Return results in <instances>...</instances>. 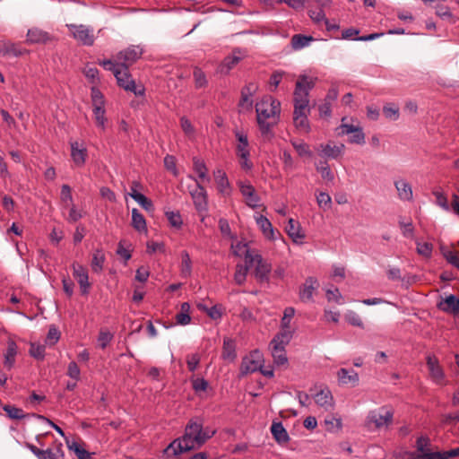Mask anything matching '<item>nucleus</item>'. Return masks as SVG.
Wrapping results in <instances>:
<instances>
[{"mask_svg":"<svg viewBox=\"0 0 459 459\" xmlns=\"http://www.w3.org/2000/svg\"><path fill=\"white\" fill-rule=\"evenodd\" d=\"M215 430L204 428L198 420H190L186 427L185 434L182 438L174 440L165 449L168 455H177L183 452L201 447L214 434Z\"/></svg>","mask_w":459,"mask_h":459,"instance_id":"f257e3e1","label":"nucleus"},{"mask_svg":"<svg viewBox=\"0 0 459 459\" xmlns=\"http://www.w3.org/2000/svg\"><path fill=\"white\" fill-rule=\"evenodd\" d=\"M255 111L261 131L264 134L267 133L279 117L281 111L280 101L272 96H264L256 103Z\"/></svg>","mask_w":459,"mask_h":459,"instance_id":"f03ea898","label":"nucleus"},{"mask_svg":"<svg viewBox=\"0 0 459 459\" xmlns=\"http://www.w3.org/2000/svg\"><path fill=\"white\" fill-rule=\"evenodd\" d=\"M245 263L250 267H254V275L260 282H268L269 274L272 270V265L267 261L263 259L261 255L254 250H247L245 255Z\"/></svg>","mask_w":459,"mask_h":459,"instance_id":"7ed1b4c3","label":"nucleus"},{"mask_svg":"<svg viewBox=\"0 0 459 459\" xmlns=\"http://www.w3.org/2000/svg\"><path fill=\"white\" fill-rule=\"evenodd\" d=\"M338 135H349V143L359 145L365 143V134L359 121L353 117L342 118L341 125L337 128Z\"/></svg>","mask_w":459,"mask_h":459,"instance_id":"20e7f679","label":"nucleus"},{"mask_svg":"<svg viewBox=\"0 0 459 459\" xmlns=\"http://www.w3.org/2000/svg\"><path fill=\"white\" fill-rule=\"evenodd\" d=\"M316 79L307 75H300L295 86L293 93V103L299 105H309V91L314 88Z\"/></svg>","mask_w":459,"mask_h":459,"instance_id":"39448f33","label":"nucleus"},{"mask_svg":"<svg viewBox=\"0 0 459 459\" xmlns=\"http://www.w3.org/2000/svg\"><path fill=\"white\" fill-rule=\"evenodd\" d=\"M114 75L117 78L119 86L123 87L126 91H133L135 95H143V88L137 87L135 82L131 79L128 74V68L121 65L120 68H114Z\"/></svg>","mask_w":459,"mask_h":459,"instance_id":"423d86ee","label":"nucleus"},{"mask_svg":"<svg viewBox=\"0 0 459 459\" xmlns=\"http://www.w3.org/2000/svg\"><path fill=\"white\" fill-rule=\"evenodd\" d=\"M67 27L77 41L85 46L93 45L95 40L93 28L83 24H69Z\"/></svg>","mask_w":459,"mask_h":459,"instance_id":"0eeeda50","label":"nucleus"},{"mask_svg":"<svg viewBox=\"0 0 459 459\" xmlns=\"http://www.w3.org/2000/svg\"><path fill=\"white\" fill-rule=\"evenodd\" d=\"M394 413L391 410L382 407L377 411H370L367 423L368 426L373 424L376 429L388 427L393 421Z\"/></svg>","mask_w":459,"mask_h":459,"instance_id":"6e6552de","label":"nucleus"},{"mask_svg":"<svg viewBox=\"0 0 459 459\" xmlns=\"http://www.w3.org/2000/svg\"><path fill=\"white\" fill-rule=\"evenodd\" d=\"M143 55V49L138 46H131L121 51L117 56V61L120 62L121 65L128 66L134 64Z\"/></svg>","mask_w":459,"mask_h":459,"instance_id":"1a4fd4ad","label":"nucleus"},{"mask_svg":"<svg viewBox=\"0 0 459 459\" xmlns=\"http://www.w3.org/2000/svg\"><path fill=\"white\" fill-rule=\"evenodd\" d=\"M196 188L190 194L194 201V204L198 212L203 213L207 211V194L202 184L195 180Z\"/></svg>","mask_w":459,"mask_h":459,"instance_id":"9d476101","label":"nucleus"},{"mask_svg":"<svg viewBox=\"0 0 459 459\" xmlns=\"http://www.w3.org/2000/svg\"><path fill=\"white\" fill-rule=\"evenodd\" d=\"M71 157L74 164L82 167L86 160L87 148L83 142L71 141Z\"/></svg>","mask_w":459,"mask_h":459,"instance_id":"9b49d317","label":"nucleus"},{"mask_svg":"<svg viewBox=\"0 0 459 459\" xmlns=\"http://www.w3.org/2000/svg\"><path fill=\"white\" fill-rule=\"evenodd\" d=\"M261 359L262 356L259 351H255L245 358L240 368L241 373L247 375L259 370L261 368Z\"/></svg>","mask_w":459,"mask_h":459,"instance_id":"f8f14e48","label":"nucleus"},{"mask_svg":"<svg viewBox=\"0 0 459 459\" xmlns=\"http://www.w3.org/2000/svg\"><path fill=\"white\" fill-rule=\"evenodd\" d=\"M311 394L314 396L316 403L324 408L325 411L331 410L333 407V397L328 388L321 389L315 392L311 389Z\"/></svg>","mask_w":459,"mask_h":459,"instance_id":"ddd939ff","label":"nucleus"},{"mask_svg":"<svg viewBox=\"0 0 459 459\" xmlns=\"http://www.w3.org/2000/svg\"><path fill=\"white\" fill-rule=\"evenodd\" d=\"M427 366L431 379L437 384H442L444 380V371L439 365L438 359L434 355L427 356Z\"/></svg>","mask_w":459,"mask_h":459,"instance_id":"4468645a","label":"nucleus"},{"mask_svg":"<svg viewBox=\"0 0 459 459\" xmlns=\"http://www.w3.org/2000/svg\"><path fill=\"white\" fill-rule=\"evenodd\" d=\"M73 275L77 280L82 293H87L90 288L87 269L80 264H73Z\"/></svg>","mask_w":459,"mask_h":459,"instance_id":"2eb2a0df","label":"nucleus"},{"mask_svg":"<svg viewBox=\"0 0 459 459\" xmlns=\"http://www.w3.org/2000/svg\"><path fill=\"white\" fill-rule=\"evenodd\" d=\"M321 155L326 157L328 159L337 160L342 156L345 145L341 144H333L329 143L327 144H321Z\"/></svg>","mask_w":459,"mask_h":459,"instance_id":"dca6fc26","label":"nucleus"},{"mask_svg":"<svg viewBox=\"0 0 459 459\" xmlns=\"http://www.w3.org/2000/svg\"><path fill=\"white\" fill-rule=\"evenodd\" d=\"M397 195L402 201H411L413 197L411 186L405 179L400 178L394 181Z\"/></svg>","mask_w":459,"mask_h":459,"instance_id":"f3484780","label":"nucleus"},{"mask_svg":"<svg viewBox=\"0 0 459 459\" xmlns=\"http://www.w3.org/2000/svg\"><path fill=\"white\" fill-rule=\"evenodd\" d=\"M240 192L242 195L245 197L246 204L252 208H255L258 205L259 197L255 194V188L248 184L241 183L239 185Z\"/></svg>","mask_w":459,"mask_h":459,"instance_id":"a211bd4d","label":"nucleus"},{"mask_svg":"<svg viewBox=\"0 0 459 459\" xmlns=\"http://www.w3.org/2000/svg\"><path fill=\"white\" fill-rule=\"evenodd\" d=\"M27 50L21 48L19 45L8 40L0 41V55L20 56L26 53Z\"/></svg>","mask_w":459,"mask_h":459,"instance_id":"6ab92c4d","label":"nucleus"},{"mask_svg":"<svg viewBox=\"0 0 459 459\" xmlns=\"http://www.w3.org/2000/svg\"><path fill=\"white\" fill-rule=\"evenodd\" d=\"M319 287V282L316 279L309 277L306 280L300 290L299 295L302 301H309L312 299L314 291Z\"/></svg>","mask_w":459,"mask_h":459,"instance_id":"aec40b11","label":"nucleus"},{"mask_svg":"<svg viewBox=\"0 0 459 459\" xmlns=\"http://www.w3.org/2000/svg\"><path fill=\"white\" fill-rule=\"evenodd\" d=\"M285 230L289 237L295 243H302V239L304 238L305 235L302 232L301 227L298 221L293 219H290Z\"/></svg>","mask_w":459,"mask_h":459,"instance_id":"412c9836","label":"nucleus"},{"mask_svg":"<svg viewBox=\"0 0 459 459\" xmlns=\"http://www.w3.org/2000/svg\"><path fill=\"white\" fill-rule=\"evenodd\" d=\"M49 39L50 37L48 32L38 28H32L27 32L26 41L30 44L46 43Z\"/></svg>","mask_w":459,"mask_h":459,"instance_id":"4be33fe9","label":"nucleus"},{"mask_svg":"<svg viewBox=\"0 0 459 459\" xmlns=\"http://www.w3.org/2000/svg\"><path fill=\"white\" fill-rule=\"evenodd\" d=\"M438 307L443 311L457 314L459 312V299L449 295L438 304Z\"/></svg>","mask_w":459,"mask_h":459,"instance_id":"5701e85b","label":"nucleus"},{"mask_svg":"<svg viewBox=\"0 0 459 459\" xmlns=\"http://www.w3.org/2000/svg\"><path fill=\"white\" fill-rule=\"evenodd\" d=\"M271 432L278 443H286L289 440V435L281 422L273 421L271 426Z\"/></svg>","mask_w":459,"mask_h":459,"instance_id":"b1692460","label":"nucleus"},{"mask_svg":"<svg viewBox=\"0 0 459 459\" xmlns=\"http://www.w3.org/2000/svg\"><path fill=\"white\" fill-rule=\"evenodd\" d=\"M17 353V345L16 343L10 340L7 342V349L4 353V367H6L8 369L12 368V367L14 364L15 361V356Z\"/></svg>","mask_w":459,"mask_h":459,"instance_id":"393cba45","label":"nucleus"},{"mask_svg":"<svg viewBox=\"0 0 459 459\" xmlns=\"http://www.w3.org/2000/svg\"><path fill=\"white\" fill-rule=\"evenodd\" d=\"M292 332L290 326L281 325L280 333L273 339L272 343L286 346L291 340Z\"/></svg>","mask_w":459,"mask_h":459,"instance_id":"a878e982","label":"nucleus"},{"mask_svg":"<svg viewBox=\"0 0 459 459\" xmlns=\"http://www.w3.org/2000/svg\"><path fill=\"white\" fill-rule=\"evenodd\" d=\"M272 348V355L273 357L274 363L281 366L285 365L288 361L286 353H285V346L276 345L275 343L271 342Z\"/></svg>","mask_w":459,"mask_h":459,"instance_id":"bb28decb","label":"nucleus"},{"mask_svg":"<svg viewBox=\"0 0 459 459\" xmlns=\"http://www.w3.org/2000/svg\"><path fill=\"white\" fill-rule=\"evenodd\" d=\"M339 381L343 385L351 384V385H357L359 382V376L353 370L349 371L345 368H341L338 371Z\"/></svg>","mask_w":459,"mask_h":459,"instance_id":"cd10ccee","label":"nucleus"},{"mask_svg":"<svg viewBox=\"0 0 459 459\" xmlns=\"http://www.w3.org/2000/svg\"><path fill=\"white\" fill-rule=\"evenodd\" d=\"M175 319L176 323L181 325H186L190 323V305L187 302H184L181 304L180 310L175 316Z\"/></svg>","mask_w":459,"mask_h":459,"instance_id":"c85d7f7f","label":"nucleus"},{"mask_svg":"<svg viewBox=\"0 0 459 459\" xmlns=\"http://www.w3.org/2000/svg\"><path fill=\"white\" fill-rule=\"evenodd\" d=\"M236 137L238 142L236 146L238 157H245L246 155H249L248 141L247 135L240 132H236Z\"/></svg>","mask_w":459,"mask_h":459,"instance_id":"c756f323","label":"nucleus"},{"mask_svg":"<svg viewBox=\"0 0 459 459\" xmlns=\"http://www.w3.org/2000/svg\"><path fill=\"white\" fill-rule=\"evenodd\" d=\"M105 260H106V257H105L103 251L100 249H97L93 253L92 259L91 262V266L92 272H94L96 273H100L103 269Z\"/></svg>","mask_w":459,"mask_h":459,"instance_id":"7c9ffc66","label":"nucleus"},{"mask_svg":"<svg viewBox=\"0 0 459 459\" xmlns=\"http://www.w3.org/2000/svg\"><path fill=\"white\" fill-rule=\"evenodd\" d=\"M256 223L267 238H274V230L273 229L272 223L267 218L260 215L256 218Z\"/></svg>","mask_w":459,"mask_h":459,"instance_id":"2f4dec72","label":"nucleus"},{"mask_svg":"<svg viewBox=\"0 0 459 459\" xmlns=\"http://www.w3.org/2000/svg\"><path fill=\"white\" fill-rule=\"evenodd\" d=\"M213 174L218 190L222 194H227L230 184L226 173L221 169H217Z\"/></svg>","mask_w":459,"mask_h":459,"instance_id":"473e14b6","label":"nucleus"},{"mask_svg":"<svg viewBox=\"0 0 459 459\" xmlns=\"http://www.w3.org/2000/svg\"><path fill=\"white\" fill-rule=\"evenodd\" d=\"M308 14H309V17L316 23L324 22L327 27V30H329L337 28V26L331 25L329 23L328 20L325 18V12L322 8H318L316 10H309Z\"/></svg>","mask_w":459,"mask_h":459,"instance_id":"72a5a7b5","label":"nucleus"},{"mask_svg":"<svg viewBox=\"0 0 459 459\" xmlns=\"http://www.w3.org/2000/svg\"><path fill=\"white\" fill-rule=\"evenodd\" d=\"M132 225L138 231L146 230L145 219L136 208L132 210Z\"/></svg>","mask_w":459,"mask_h":459,"instance_id":"f704fd0d","label":"nucleus"},{"mask_svg":"<svg viewBox=\"0 0 459 459\" xmlns=\"http://www.w3.org/2000/svg\"><path fill=\"white\" fill-rule=\"evenodd\" d=\"M194 170L198 174L202 181L210 182L211 178L207 175V168L204 162L197 158H194Z\"/></svg>","mask_w":459,"mask_h":459,"instance_id":"c9c22d12","label":"nucleus"},{"mask_svg":"<svg viewBox=\"0 0 459 459\" xmlns=\"http://www.w3.org/2000/svg\"><path fill=\"white\" fill-rule=\"evenodd\" d=\"M60 200L64 208L74 205L72 189L68 185H63L61 187Z\"/></svg>","mask_w":459,"mask_h":459,"instance_id":"e433bc0d","label":"nucleus"},{"mask_svg":"<svg viewBox=\"0 0 459 459\" xmlns=\"http://www.w3.org/2000/svg\"><path fill=\"white\" fill-rule=\"evenodd\" d=\"M64 451L62 444H57L53 447L45 450V454L41 459H63Z\"/></svg>","mask_w":459,"mask_h":459,"instance_id":"4c0bfd02","label":"nucleus"},{"mask_svg":"<svg viewBox=\"0 0 459 459\" xmlns=\"http://www.w3.org/2000/svg\"><path fill=\"white\" fill-rule=\"evenodd\" d=\"M313 40L312 37L296 34L291 38V46L294 49H301L307 47Z\"/></svg>","mask_w":459,"mask_h":459,"instance_id":"58836bf2","label":"nucleus"},{"mask_svg":"<svg viewBox=\"0 0 459 459\" xmlns=\"http://www.w3.org/2000/svg\"><path fill=\"white\" fill-rule=\"evenodd\" d=\"M94 120L98 127L105 129L107 118L105 117L104 106L93 107Z\"/></svg>","mask_w":459,"mask_h":459,"instance_id":"ea45409f","label":"nucleus"},{"mask_svg":"<svg viewBox=\"0 0 459 459\" xmlns=\"http://www.w3.org/2000/svg\"><path fill=\"white\" fill-rule=\"evenodd\" d=\"M251 268L248 264L245 263V265L243 264H237L236 266V272L234 274V280L235 282L238 285H241L246 281L248 269Z\"/></svg>","mask_w":459,"mask_h":459,"instance_id":"a19ab883","label":"nucleus"},{"mask_svg":"<svg viewBox=\"0 0 459 459\" xmlns=\"http://www.w3.org/2000/svg\"><path fill=\"white\" fill-rule=\"evenodd\" d=\"M430 445V441L426 437H418L416 441V448H417V454L423 455V454H436V452L431 451L429 448V446Z\"/></svg>","mask_w":459,"mask_h":459,"instance_id":"79ce46f5","label":"nucleus"},{"mask_svg":"<svg viewBox=\"0 0 459 459\" xmlns=\"http://www.w3.org/2000/svg\"><path fill=\"white\" fill-rule=\"evenodd\" d=\"M291 144L300 157H311L312 152L308 144L303 141H292Z\"/></svg>","mask_w":459,"mask_h":459,"instance_id":"37998d69","label":"nucleus"},{"mask_svg":"<svg viewBox=\"0 0 459 459\" xmlns=\"http://www.w3.org/2000/svg\"><path fill=\"white\" fill-rule=\"evenodd\" d=\"M135 202H137L144 210L152 211L153 208L152 203L146 196L140 193L128 194Z\"/></svg>","mask_w":459,"mask_h":459,"instance_id":"c03bdc74","label":"nucleus"},{"mask_svg":"<svg viewBox=\"0 0 459 459\" xmlns=\"http://www.w3.org/2000/svg\"><path fill=\"white\" fill-rule=\"evenodd\" d=\"M385 117L390 120L395 121L399 118V108L395 104L390 103L383 108Z\"/></svg>","mask_w":459,"mask_h":459,"instance_id":"a18cd8bd","label":"nucleus"},{"mask_svg":"<svg viewBox=\"0 0 459 459\" xmlns=\"http://www.w3.org/2000/svg\"><path fill=\"white\" fill-rule=\"evenodd\" d=\"M344 318L350 325L359 328H364V324L361 317L355 311L349 310L345 314Z\"/></svg>","mask_w":459,"mask_h":459,"instance_id":"49530a36","label":"nucleus"},{"mask_svg":"<svg viewBox=\"0 0 459 459\" xmlns=\"http://www.w3.org/2000/svg\"><path fill=\"white\" fill-rule=\"evenodd\" d=\"M3 409L7 413L8 417L13 420H21L25 417L23 411L15 406L6 404Z\"/></svg>","mask_w":459,"mask_h":459,"instance_id":"de8ad7c7","label":"nucleus"},{"mask_svg":"<svg viewBox=\"0 0 459 459\" xmlns=\"http://www.w3.org/2000/svg\"><path fill=\"white\" fill-rule=\"evenodd\" d=\"M240 61V57L238 56H227L222 64H221V73H228L230 69H232L238 62Z\"/></svg>","mask_w":459,"mask_h":459,"instance_id":"09e8293b","label":"nucleus"},{"mask_svg":"<svg viewBox=\"0 0 459 459\" xmlns=\"http://www.w3.org/2000/svg\"><path fill=\"white\" fill-rule=\"evenodd\" d=\"M316 170L321 174V177L323 179L332 182L334 179V175L331 171L329 166L326 164V162L320 163L316 166Z\"/></svg>","mask_w":459,"mask_h":459,"instance_id":"8fccbe9b","label":"nucleus"},{"mask_svg":"<svg viewBox=\"0 0 459 459\" xmlns=\"http://www.w3.org/2000/svg\"><path fill=\"white\" fill-rule=\"evenodd\" d=\"M194 79H195V84L196 88H203L207 85V79L204 74V73L198 67H195L194 69Z\"/></svg>","mask_w":459,"mask_h":459,"instance_id":"3c124183","label":"nucleus"},{"mask_svg":"<svg viewBox=\"0 0 459 459\" xmlns=\"http://www.w3.org/2000/svg\"><path fill=\"white\" fill-rule=\"evenodd\" d=\"M293 123L297 129L307 133L309 131V122L307 116L293 117Z\"/></svg>","mask_w":459,"mask_h":459,"instance_id":"603ef678","label":"nucleus"},{"mask_svg":"<svg viewBox=\"0 0 459 459\" xmlns=\"http://www.w3.org/2000/svg\"><path fill=\"white\" fill-rule=\"evenodd\" d=\"M30 354L37 359H42L45 355V346L38 343H31Z\"/></svg>","mask_w":459,"mask_h":459,"instance_id":"864d4df0","label":"nucleus"},{"mask_svg":"<svg viewBox=\"0 0 459 459\" xmlns=\"http://www.w3.org/2000/svg\"><path fill=\"white\" fill-rule=\"evenodd\" d=\"M457 456H459V447L444 452L436 451L434 454V459H450Z\"/></svg>","mask_w":459,"mask_h":459,"instance_id":"5fc2aeb1","label":"nucleus"},{"mask_svg":"<svg viewBox=\"0 0 459 459\" xmlns=\"http://www.w3.org/2000/svg\"><path fill=\"white\" fill-rule=\"evenodd\" d=\"M113 335L110 332L101 330L100 332L99 337H98V342L101 349H105L107 345L112 340Z\"/></svg>","mask_w":459,"mask_h":459,"instance_id":"6e6d98bb","label":"nucleus"},{"mask_svg":"<svg viewBox=\"0 0 459 459\" xmlns=\"http://www.w3.org/2000/svg\"><path fill=\"white\" fill-rule=\"evenodd\" d=\"M316 202H317V204L319 205V207H321L323 209H327L330 207L332 199H331V196L327 193L320 192L316 195Z\"/></svg>","mask_w":459,"mask_h":459,"instance_id":"4d7b16f0","label":"nucleus"},{"mask_svg":"<svg viewBox=\"0 0 459 459\" xmlns=\"http://www.w3.org/2000/svg\"><path fill=\"white\" fill-rule=\"evenodd\" d=\"M69 448L75 453L78 459H91L90 454L79 444L73 443L72 445H69Z\"/></svg>","mask_w":459,"mask_h":459,"instance_id":"13d9d810","label":"nucleus"},{"mask_svg":"<svg viewBox=\"0 0 459 459\" xmlns=\"http://www.w3.org/2000/svg\"><path fill=\"white\" fill-rule=\"evenodd\" d=\"M182 273L188 276L191 273V259L186 251L182 252Z\"/></svg>","mask_w":459,"mask_h":459,"instance_id":"bf43d9fd","label":"nucleus"},{"mask_svg":"<svg viewBox=\"0 0 459 459\" xmlns=\"http://www.w3.org/2000/svg\"><path fill=\"white\" fill-rule=\"evenodd\" d=\"M166 217L172 227L179 228L182 225V219L178 212H167Z\"/></svg>","mask_w":459,"mask_h":459,"instance_id":"052dcab7","label":"nucleus"},{"mask_svg":"<svg viewBox=\"0 0 459 459\" xmlns=\"http://www.w3.org/2000/svg\"><path fill=\"white\" fill-rule=\"evenodd\" d=\"M432 249L433 245L431 243H417V252L423 256L429 257L431 255Z\"/></svg>","mask_w":459,"mask_h":459,"instance_id":"680f3d73","label":"nucleus"},{"mask_svg":"<svg viewBox=\"0 0 459 459\" xmlns=\"http://www.w3.org/2000/svg\"><path fill=\"white\" fill-rule=\"evenodd\" d=\"M92 107L104 106L102 93L95 87L91 88Z\"/></svg>","mask_w":459,"mask_h":459,"instance_id":"e2e57ef3","label":"nucleus"},{"mask_svg":"<svg viewBox=\"0 0 459 459\" xmlns=\"http://www.w3.org/2000/svg\"><path fill=\"white\" fill-rule=\"evenodd\" d=\"M433 195L436 196V203L438 206H440L442 209L448 211L449 210V204L446 196L438 191L433 192Z\"/></svg>","mask_w":459,"mask_h":459,"instance_id":"0e129e2a","label":"nucleus"},{"mask_svg":"<svg viewBox=\"0 0 459 459\" xmlns=\"http://www.w3.org/2000/svg\"><path fill=\"white\" fill-rule=\"evenodd\" d=\"M59 331L56 327L51 326L48 330L46 342L50 345H54L59 340Z\"/></svg>","mask_w":459,"mask_h":459,"instance_id":"69168bd1","label":"nucleus"},{"mask_svg":"<svg viewBox=\"0 0 459 459\" xmlns=\"http://www.w3.org/2000/svg\"><path fill=\"white\" fill-rule=\"evenodd\" d=\"M318 110L321 117H329L332 114V104L323 100V102L318 105Z\"/></svg>","mask_w":459,"mask_h":459,"instance_id":"338daca9","label":"nucleus"},{"mask_svg":"<svg viewBox=\"0 0 459 459\" xmlns=\"http://www.w3.org/2000/svg\"><path fill=\"white\" fill-rule=\"evenodd\" d=\"M310 113L309 105L294 104L293 117L308 116Z\"/></svg>","mask_w":459,"mask_h":459,"instance_id":"774afa93","label":"nucleus"}]
</instances>
